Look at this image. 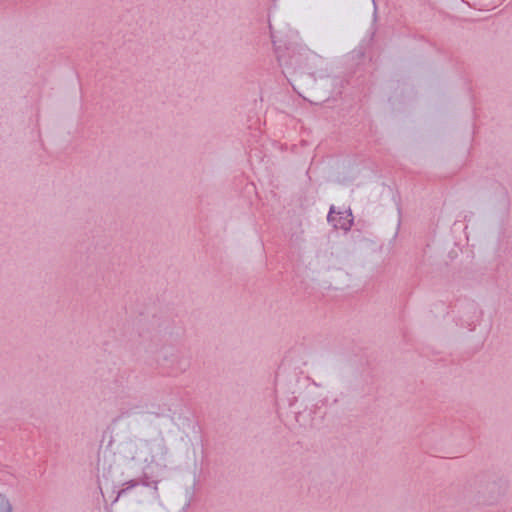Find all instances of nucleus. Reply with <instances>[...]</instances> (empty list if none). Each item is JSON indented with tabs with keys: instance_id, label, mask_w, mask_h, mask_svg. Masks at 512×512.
Listing matches in <instances>:
<instances>
[{
	"instance_id": "obj_2",
	"label": "nucleus",
	"mask_w": 512,
	"mask_h": 512,
	"mask_svg": "<svg viewBox=\"0 0 512 512\" xmlns=\"http://www.w3.org/2000/svg\"><path fill=\"white\" fill-rule=\"evenodd\" d=\"M11 508L8 501L0 494V512H10Z\"/></svg>"
},
{
	"instance_id": "obj_1",
	"label": "nucleus",
	"mask_w": 512,
	"mask_h": 512,
	"mask_svg": "<svg viewBox=\"0 0 512 512\" xmlns=\"http://www.w3.org/2000/svg\"><path fill=\"white\" fill-rule=\"evenodd\" d=\"M328 221L335 227L343 230H348L352 225V214L349 210H336L331 207L328 214Z\"/></svg>"
}]
</instances>
